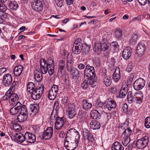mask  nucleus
<instances>
[{
    "label": "nucleus",
    "instance_id": "obj_1",
    "mask_svg": "<svg viewBox=\"0 0 150 150\" xmlns=\"http://www.w3.org/2000/svg\"><path fill=\"white\" fill-rule=\"evenodd\" d=\"M67 133L71 135L74 134L76 136L75 138L70 137L67 135L65 138L64 145L66 148L67 150H74L77 146L80 139V136L79 132L74 128L69 129L67 132Z\"/></svg>",
    "mask_w": 150,
    "mask_h": 150
},
{
    "label": "nucleus",
    "instance_id": "obj_2",
    "mask_svg": "<svg viewBox=\"0 0 150 150\" xmlns=\"http://www.w3.org/2000/svg\"><path fill=\"white\" fill-rule=\"evenodd\" d=\"M40 72L43 74H45L47 71L50 75H52L54 71V64L53 59L50 58L47 61L44 59L40 60Z\"/></svg>",
    "mask_w": 150,
    "mask_h": 150
},
{
    "label": "nucleus",
    "instance_id": "obj_3",
    "mask_svg": "<svg viewBox=\"0 0 150 150\" xmlns=\"http://www.w3.org/2000/svg\"><path fill=\"white\" fill-rule=\"evenodd\" d=\"M84 73L85 78L86 79L95 78L96 74L94 68L92 66H90L89 64L86 66Z\"/></svg>",
    "mask_w": 150,
    "mask_h": 150
},
{
    "label": "nucleus",
    "instance_id": "obj_4",
    "mask_svg": "<svg viewBox=\"0 0 150 150\" xmlns=\"http://www.w3.org/2000/svg\"><path fill=\"white\" fill-rule=\"evenodd\" d=\"M81 41V39L78 38L76 40L73 44L72 50L75 54H78L81 52L83 48V45Z\"/></svg>",
    "mask_w": 150,
    "mask_h": 150
},
{
    "label": "nucleus",
    "instance_id": "obj_5",
    "mask_svg": "<svg viewBox=\"0 0 150 150\" xmlns=\"http://www.w3.org/2000/svg\"><path fill=\"white\" fill-rule=\"evenodd\" d=\"M44 90V87L43 86L36 88L35 90L30 93L32 98L35 100L40 99L42 95Z\"/></svg>",
    "mask_w": 150,
    "mask_h": 150
},
{
    "label": "nucleus",
    "instance_id": "obj_6",
    "mask_svg": "<svg viewBox=\"0 0 150 150\" xmlns=\"http://www.w3.org/2000/svg\"><path fill=\"white\" fill-rule=\"evenodd\" d=\"M149 141L148 137L145 136L138 140L136 145L138 148L142 149L147 146L148 143Z\"/></svg>",
    "mask_w": 150,
    "mask_h": 150
},
{
    "label": "nucleus",
    "instance_id": "obj_7",
    "mask_svg": "<svg viewBox=\"0 0 150 150\" xmlns=\"http://www.w3.org/2000/svg\"><path fill=\"white\" fill-rule=\"evenodd\" d=\"M145 82L144 79L139 78L137 79L134 83L133 88L137 91L141 90L144 87Z\"/></svg>",
    "mask_w": 150,
    "mask_h": 150
},
{
    "label": "nucleus",
    "instance_id": "obj_8",
    "mask_svg": "<svg viewBox=\"0 0 150 150\" xmlns=\"http://www.w3.org/2000/svg\"><path fill=\"white\" fill-rule=\"evenodd\" d=\"M58 90V86L54 84L53 85L49 90L48 97L50 100H53L56 98Z\"/></svg>",
    "mask_w": 150,
    "mask_h": 150
},
{
    "label": "nucleus",
    "instance_id": "obj_9",
    "mask_svg": "<svg viewBox=\"0 0 150 150\" xmlns=\"http://www.w3.org/2000/svg\"><path fill=\"white\" fill-rule=\"evenodd\" d=\"M32 8L35 11L40 12L43 9V4L39 0H34L31 3Z\"/></svg>",
    "mask_w": 150,
    "mask_h": 150
},
{
    "label": "nucleus",
    "instance_id": "obj_10",
    "mask_svg": "<svg viewBox=\"0 0 150 150\" xmlns=\"http://www.w3.org/2000/svg\"><path fill=\"white\" fill-rule=\"evenodd\" d=\"M69 106V108L67 112V113L68 117L69 119H71L76 115V107L75 105L73 103L70 104Z\"/></svg>",
    "mask_w": 150,
    "mask_h": 150
},
{
    "label": "nucleus",
    "instance_id": "obj_11",
    "mask_svg": "<svg viewBox=\"0 0 150 150\" xmlns=\"http://www.w3.org/2000/svg\"><path fill=\"white\" fill-rule=\"evenodd\" d=\"M116 105V102L113 99L109 98L106 100V105L105 106V108L106 110H111L112 108H115Z\"/></svg>",
    "mask_w": 150,
    "mask_h": 150
},
{
    "label": "nucleus",
    "instance_id": "obj_12",
    "mask_svg": "<svg viewBox=\"0 0 150 150\" xmlns=\"http://www.w3.org/2000/svg\"><path fill=\"white\" fill-rule=\"evenodd\" d=\"M128 86L127 84H123L118 93H117V96L119 98H125L128 93Z\"/></svg>",
    "mask_w": 150,
    "mask_h": 150
},
{
    "label": "nucleus",
    "instance_id": "obj_13",
    "mask_svg": "<svg viewBox=\"0 0 150 150\" xmlns=\"http://www.w3.org/2000/svg\"><path fill=\"white\" fill-rule=\"evenodd\" d=\"M55 117L51 119H54L56 121L55 127L57 129H59L63 126L64 121L62 118L59 117L57 115H55Z\"/></svg>",
    "mask_w": 150,
    "mask_h": 150
},
{
    "label": "nucleus",
    "instance_id": "obj_14",
    "mask_svg": "<svg viewBox=\"0 0 150 150\" xmlns=\"http://www.w3.org/2000/svg\"><path fill=\"white\" fill-rule=\"evenodd\" d=\"M146 46L144 43L142 42L138 44L136 50V53L138 56H140L143 55L145 51Z\"/></svg>",
    "mask_w": 150,
    "mask_h": 150
},
{
    "label": "nucleus",
    "instance_id": "obj_15",
    "mask_svg": "<svg viewBox=\"0 0 150 150\" xmlns=\"http://www.w3.org/2000/svg\"><path fill=\"white\" fill-rule=\"evenodd\" d=\"M12 81V77L10 74H7L4 76L2 82L3 85L5 86H9L11 83Z\"/></svg>",
    "mask_w": 150,
    "mask_h": 150
},
{
    "label": "nucleus",
    "instance_id": "obj_16",
    "mask_svg": "<svg viewBox=\"0 0 150 150\" xmlns=\"http://www.w3.org/2000/svg\"><path fill=\"white\" fill-rule=\"evenodd\" d=\"M9 97V103L10 106H13L18 102L17 101L18 100V97L16 94L12 93L11 92Z\"/></svg>",
    "mask_w": 150,
    "mask_h": 150
},
{
    "label": "nucleus",
    "instance_id": "obj_17",
    "mask_svg": "<svg viewBox=\"0 0 150 150\" xmlns=\"http://www.w3.org/2000/svg\"><path fill=\"white\" fill-rule=\"evenodd\" d=\"M132 52V49L130 47H126L123 50L122 52V56L125 59H128L130 57Z\"/></svg>",
    "mask_w": 150,
    "mask_h": 150
},
{
    "label": "nucleus",
    "instance_id": "obj_18",
    "mask_svg": "<svg viewBox=\"0 0 150 150\" xmlns=\"http://www.w3.org/2000/svg\"><path fill=\"white\" fill-rule=\"evenodd\" d=\"M26 142L30 143H34L36 139L35 135L29 132H26Z\"/></svg>",
    "mask_w": 150,
    "mask_h": 150
},
{
    "label": "nucleus",
    "instance_id": "obj_19",
    "mask_svg": "<svg viewBox=\"0 0 150 150\" xmlns=\"http://www.w3.org/2000/svg\"><path fill=\"white\" fill-rule=\"evenodd\" d=\"M10 110V113L11 115H15L19 112L21 109V104L18 102Z\"/></svg>",
    "mask_w": 150,
    "mask_h": 150
},
{
    "label": "nucleus",
    "instance_id": "obj_20",
    "mask_svg": "<svg viewBox=\"0 0 150 150\" xmlns=\"http://www.w3.org/2000/svg\"><path fill=\"white\" fill-rule=\"evenodd\" d=\"M38 104H31L30 105L31 113L30 114V117H33L38 113L39 109Z\"/></svg>",
    "mask_w": 150,
    "mask_h": 150
},
{
    "label": "nucleus",
    "instance_id": "obj_21",
    "mask_svg": "<svg viewBox=\"0 0 150 150\" xmlns=\"http://www.w3.org/2000/svg\"><path fill=\"white\" fill-rule=\"evenodd\" d=\"M14 137L16 141H18L20 143H23L25 141H26V132L24 135L21 133H16Z\"/></svg>",
    "mask_w": 150,
    "mask_h": 150
},
{
    "label": "nucleus",
    "instance_id": "obj_22",
    "mask_svg": "<svg viewBox=\"0 0 150 150\" xmlns=\"http://www.w3.org/2000/svg\"><path fill=\"white\" fill-rule=\"evenodd\" d=\"M53 128L51 127H48L43 133V138L45 139L50 138L52 137L53 132Z\"/></svg>",
    "mask_w": 150,
    "mask_h": 150
},
{
    "label": "nucleus",
    "instance_id": "obj_23",
    "mask_svg": "<svg viewBox=\"0 0 150 150\" xmlns=\"http://www.w3.org/2000/svg\"><path fill=\"white\" fill-rule=\"evenodd\" d=\"M42 73L40 72V70L39 68H36L34 73V79L37 82H40L42 80Z\"/></svg>",
    "mask_w": 150,
    "mask_h": 150
},
{
    "label": "nucleus",
    "instance_id": "obj_24",
    "mask_svg": "<svg viewBox=\"0 0 150 150\" xmlns=\"http://www.w3.org/2000/svg\"><path fill=\"white\" fill-rule=\"evenodd\" d=\"M65 66V63L64 61L61 60L59 61V67L58 70V75L60 76L64 74V67Z\"/></svg>",
    "mask_w": 150,
    "mask_h": 150
},
{
    "label": "nucleus",
    "instance_id": "obj_25",
    "mask_svg": "<svg viewBox=\"0 0 150 150\" xmlns=\"http://www.w3.org/2000/svg\"><path fill=\"white\" fill-rule=\"evenodd\" d=\"M59 108V103L57 101H55L54 103L53 110L51 114L50 117L51 119L55 117V116L56 115H57V111Z\"/></svg>",
    "mask_w": 150,
    "mask_h": 150
},
{
    "label": "nucleus",
    "instance_id": "obj_26",
    "mask_svg": "<svg viewBox=\"0 0 150 150\" xmlns=\"http://www.w3.org/2000/svg\"><path fill=\"white\" fill-rule=\"evenodd\" d=\"M133 97L135 99L137 103L140 104L142 102L143 95L141 92L136 93L135 95H134Z\"/></svg>",
    "mask_w": 150,
    "mask_h": 150
},
{
    "label": "nucleus",
    "instance_id": "obj_27",
    "mask_svg": "<svg viewBox=\"0 0 150 150\" xmlns=\"http://www.w3.org/2000/svg\"><path fill=\"white\" fill-rule=\"evenodd\" d=\"M23 67L21 65H19L16 67L14 69V74L16 76L20 75L23 70Z\"/></svg>",
    "mask_w": 150,
    "mask_h": 150
},
{
    "label": "nucleus",
    "instance_id": "obj_28",
    "mask_svg": "<svg viewBox=\"0 0 150 150\" xmlns=\"http://www.w3.org/2000/svg\"><path fill=\"white\" fill-rule=\"evenodd\" d=\"M112 150H124V147L119 142H115L112 145Z\"/></svg>",
    "mask_w": 150,
    "mask_h": 150
},
{
    "label": "nucleus",
    "instance_id": "obj_29",
    "mask_svg": "<svg viewBox=\"0 0 150 150\" xmlns=\"http://www.w3.org/2000/svg\"><path fill=\"white\" fill-rule=\"evenodd\" d=\"M82 104L83 109L85 110H88L92 107L91 103L89 102V101L86 99L83 100Z\"/></svg>",
    "mask_w": 150,
    "mask_h": 150
},
{
    "label": "nucleus",
    "instance_id": "obj_30",
    "mask_svg": "<svg viewBox=\"0 0 150 150\" xmlns=\"http://www.w3.org/2000/svg\"><path fill=\"white\" fill-rule=\"evenodd\" d=\"M90 124L91 128L93 129H98L100 127V122L96 120H92Z\"/></svg>",
    "mask_w": 150,
    "mask_h": 150
},
{
    "label": "nucleus",
    "instance_id": "obj_31",
    "mask_svg": "<svg viewBox=\"0 0 150 150\" xmlns=\"http://www.w3.org/2000/svg\"><path fill=\"white\" fill-rule=\"evenodd\" d=\"M120 70L119 68H117L115 69L113 75L114 80L115 82H117L120 78Z\"/></svg>",
    "mask_w": 150,
    "mask_h": 150
},
{
    "label": "nucleus",
    "instance_id": "obj_32",
    "mask_svg": "<svg viewBox=\"0 0 150 150\" xmlns=\"http://www.w3.org/2000/svg\"><path fill=\"white\" fill-rule=\"evenodd\" d=\"M91 116L94 119H99L101 117V115L97 110H94L91 111Z\"/></svg>",
    "mask_w": 150,
    "mask_h": 150
},
{
    "label": "nucleus",
    "instance_id": "obj_33",
    "mask_svg": "<svg viewBox=\"0 0 150 150\" xmlns=\"http://www.w3.org/2000/svg\"><path fill=\"white\" fill-rule=\"evenodd\" d=\"M28 115L20 113L17 116V118L18 121L20 122H23L25 121L27 119Z\"/></svg>",
    "mask_w": 150,
    "mask_h": 150
},
{
    "label": "nucleus",
    "instance_id": "obj_34",
    "mask_svg": "<svg viewBox=\"0 0 150 150\" xmlns=\"http://www.w3.org/2000/svg\"><path fill=\"white\" fill-rule=\"evenodd\" d=\"M37 88H35V85L33 82H29L27 84V90L30 93Z\"/></svg>",
    "mask_w": 150,
    "mask_h": 150
},
{
    "label": "nucleus",
    "instance_id": "obj_35",
    "mask_svg": "<svg viewBox=\"0 0 150 150\" xmlns=\"http://www.w3.org/2000/svg\"><path fill=\"white\" fill-rule=\"evenodd\" d=\"M8 6L9 8L13 10H16L18 8L17 3L15 1L10 2Z\"/></svg>",
    "mask_w": 150,
    "mask_h": 150
},
{
    "label": "nucleus",
    "instance_id": "obj_36",
    "mask_svg": "<svg viewBox=\"0 0 150 150\" xmlns=\"http://www.w3.org/2000/svg\"><path fill=\"white\" fill-rule=\"evenodd\" d=\"M100 47L98 48V50L100 51H105L108 50L109 46L106 43L104 42L103 43H100Z\"/></svg>",
    "mask_w": 150,
    "mask_h": 150
},
{
    "label": "nucleus",
    "instance_id": "obj_37",
    "mask_svg": "<svg viewBox=\"0 0 150 150\" xmlns=\"http://www.w3.org/2000/svg\"><path fill=\"white\" fill-rule=\"evenodd\" d=\"M115 37L117 39L120 40L122 38V33L121 30L118 29L114 33Z\"/></svg>",
    "mask_w": 150,
    "mask_h": 150
},
{
    "label": "nucleus",
    "instance_id": "obj_38",
    "mask_svg": "<svg viewBox=\"0 0 150 150\" xmlns=\"http://www.w3.org/2000/svg\"><path fill=\"white\" fill-rule=\"evenodd\" d=\"M111 79L109 76H106L104 78L103 83L107 86H109L111 83Z\"/></svg>",
    "mask_w": 150,
    "mask_h": 150
},
{
    "label": "nucleus",
    "instance_id": "obj_39",
    "mask_svg": "<svg viewBox=\"0 0 150 150\" xmlns=\"http://www.w3.org/2000/svg\"><path fill=\"white\" fill-rule=\"evenodd\" d=\"M134 95L132 92L129 91L128 93L127 96V100L129 103L131 104L133 103V101L135 98H134Z\"/></svg>",
    "mask_w": 150,
    "mask_h": 150
},
{
    "label": "nucleus",
    "instance_id": "obj_40",
    "mask_svg": "<svg viewBox=\"0 0 150 150\" xmlns=\"http://www.w3.org/2000/svg\"><path fill=\"white\" fill-rule=\"evenodd\" d=\"M129 121L127 119L125 122L120 125L119 126V128L122 130L129 127Z\"/></svg>",
    "mask_w": 150,
    "mask_h": 150
},
{
    "label": "nucleus",
    "instance_id": "obj_41",
    "mask_svg": "<svg viewBox=\"0 0 150 150\" xmlns=\"http://www.w3.org/2000/svg\"><path fill=\"white\" fill-rule=\"evenodd\" d=\"M130 137L124 136L122 140L123 145L125 146H126L130 142Z\"/></svg>",
    "mask_w": 150,
    "mask_h": 150
},
{
    "label": "nucleus",
    "instance_id": "obj_42",
    "mask_svg": "<svg viewBox=\"0 0 150 150\" xmlns=\"http://www.w3.org/2000/svg\"><path fill=\"white\" fill-rule=\"evenodd\" d=\"M132 131L130 127H127L125 129L123 133V135L128 137H130V135L132 134Z\"/></svg>",
    "mask_w": 150,
    "mask_h": 150
},
{
    "label": "nucleus",
    "instance_id": "obj_43",
    "mask_svg": "<svg viewBox=\"0 0 150 150\" xmlns=\"http://www.w3.org/2000/svg\"><path fill=\"white\" fill-rule=\"evenodd\" d=\"M12 126L13 129L16 132L19 131L21 129V126L18 123H15L12 124Z\"/></svg>",
    "mask_w": 150,
    "mask_h": 150
},
{
    "label": "nucleus",
    "instance_id": "obj_44",
    "mask_svg": "<svg viewBox=\"0 0 150 150\" xmlns=\"http://www.w3.org/2000/svg\"><path fill=\"white\" fill-rule=\"evenodd\" d=\"M88 79L87 81L89 82L90 85L91 87H94L96 85L97 81L94 79Z\"/></svg>",
    "mask_w": 150,
    "mask_h": 150
},
{
    "label": "nucleus",
    "instance_id": "obj_45",
    "mask_svg": "<svg viewBox=\"0 0 150 150\" xmlns=\"http://www.w3.org/2000/svg\"><path fill=\"white\" fill-rule=\"evenodd\" d=\"M67 69L68 70V71L70 72H71L72 70V68L71 67V63L72 62V61L71 59H70V61H69L68 59H69V57H67Z\"/></svg>",
    "mask_w": 150,
    "mask_h": 150
},
{
    "label": "nucleus",
    "instance_id": "obj_46",
    "mask_svg": "<svg viewBox=\"0 0 150 150\" xmlns=\"http://www.w3.org/2000/svg\"><path fill=\"white\" fill-rule=\"evenodd\" d=\"M95 105L98 109H100L101 110L103 109V104L100 100H97L95 103Z\"/></svg>",
    "mask_w": 150,
    "mask_h": 150
},
{
    "label": "nucleus",
    "instance_id": "obj_47",
    "mask_svg": "<svg viewBox=\"0 0 150 150\" xmlns=\"http://www.w3.org/2000/svg\"><path fill=\"white\" fill-rule=\"evenodd\" d=\"M144 125L145 127L147 128L150 127V117H147L145 119Z\"/></svg>",
    "mask_w": 150,
    "mask_h": 150
},
{
    "label": "nucleus",
    "instance_id": "obj_48",
    "mask_svg": "<svg viewBox=\"0 0 150 150\" xmlns=\"http://www.w3.org/2000/svg\"><path fill=\"white\" fill-rule=\"evenodd\" d=\"M20 113L21 114H26L28 115V110L27 109L26 106L24 105H21Z\"/></svg>",
    "mask_w": 150,
    "mask_h": 150
},
{
    "label": "nucleus",
    "instance_id": "obj_49",
    "mask_svg": "<svg viewBox=\"0 0 150 150\" xmlns=\"http://www.w3.org/2000/svg\"><path fill=\"white\" fill-rule=\"evenodd\" d=\"M10 94H11V91L10 90H8L6 93L5 95L3 96L2 99L4 100H9Z\"/></svg>",
    "mask_w": 150,
    "mask_h": 150
},
{
    "label": "nucleus",
    "instance_id": "obj_50",
    "mask_svg": "<svg viewBox=\"0 0 150 150\" xmlns=\"http://www.w3.org/2000/svg\"><path fill=\"white\" fill-rule=\"evenodd\" d=\"M134 66V65L132 62H130L127 65L126 71L128 72H130L133 69Z\"/></svg>",
    "mask_w": 150,
    "mask_h": 150
},
{
    "label": "nucleus",
    "instance_id": "obj_51",
    "mask_svg": "<svg viewBox=\"0 0 150 150\" xmlns=\"http://www.w3.org/2000/svg\"><path fill=\"white\" fill-rule=\"evenodd\" d=\"M18 82L17 81H13L12 83L11 86L8 90L11 91H13L15 90V87L18 84Z\"/></svg>",
    "mask_w": 150,
    "mask_h": 150
},
{
    "label": "nucleus",
    "instance_id": "obj_52",
    "mask_svg": "<svg viewBox=\"0 0 150 150\" xmlns=\"http://www.w3.org/2000/svg\"><path fill=\"white\" fill-rule=\"evenodd\" d=\"M89 82L88 81L85 80L83 83H81V87L84 89H86L88 87Z\"/></svg>",
    "mask_w": 150,
    "mask_h": 150
},
{
    "label": "nucleus",
    "instance_id": "obj_53",
    "mask_svg": "<svg viewBox=\"0 0 150 150\" xmlns=\"http://www.w3.org/2000/svg\"><path fill=\"white\" fill-rule=\"evenodd\" d=\"M87 139L89 142H91V143H93L95 141V139L93 138V136L92 134L91 133L90 134V135H88L86 137Z\"/></svg>",
    "mask_w": 150,
    "mask_h": 150
},
{
    "label": "nucleus",
    "instance_id": "obj_54",
    "mask_svg": "<svg viewBox=\"0 0 150 150\" xmlns=\"http://www.w3.org/2000/svg\"><path fill=\"white\" fill-rule=\"evenodd\" d=\"M55 2L57 6L61 7L63 4L64 0H55Z\"/></svg>",
    "mask_w": 150,
    "mask_h": 150
},
{
    "label": "nucleus",
    "instance_id": "obj_55",
    "mask_svg": "<svg viewBox=\"0 0 150 150\" xmlns=\"http://www.w3.org/2000/svg\"><path fill=\"white\" fill-rule=\"evenodd\" d=\"M137 38V35L135 34L133 35L132 37L131 38H130V42L133 43L135 42Z\"/></svg>",
    "mask_w": 150,
    "mask_h": 150
},
{
    "label": "nucleus",
    "instance_id": "obj_56",
    "mask_svg": "<svg viewBox=\"0 0 150 150\" xmlns=\"http://www.w3.org/2000/svg\"><path fill=\"white\" fill-rule=\"evenodd\" d=\"M128 106L126 103H125L124 104L122 108L123 112H125L128 113Z\"/></svg>",
    "mask_w": 150,
    "mask_h": 150
},
{
    "label": "nucleus",
    "instance_id": "obj_57",
    "mask_svg": "<svg viewBox=\"0 0 150 150\" xmlns=\"http://www.w3.org/2000/svg\"><path fill=\"white\" fill-rule=\"evenodd\" d=\"M7 8L6 7L4 4H1V6H0V11L5 12L7 10Z\"/></svg>",
    "mask_w": 150,
    "mask_h": 150
},
{
    "label": "nucleus",
    "instance_id": "obj_58",
    "mask_svg": "<svg viewBox=\"0 0 150 150\" xmlns=\"http://www.w3.org/2000/svg\"><path fill=\"white\" fill-rule=\"evenodd\" d=\"M91 133L88 129H84L83 130V134L85 137H86L88 135H89V134L90 135V134Z\"/></svg>",
    "mask_w": 150,
    "mask_h": 150
},
{
    "label": "nucleus",
    "instance_id": "obj_59",
    "mask_svg": "<svg viewBox=\"0 0 150 150\" xmlns=\"http://www.w3.org/2000/svg\"><path fill=\"white\" fill-rule=\"evenodd\" d=\"M111 45L112 47L117 49L118 48L119 46L118 43L117 42H113L111 43Z\"/></svg>",
    "mask_w": 150,
    "mask_h": 150
},
{
    "label": "nucleus",
    "instance_id": "obj_60",
    "mask_svg": "<svg viewBox=\"0 0 150 150\" xmlns=\"http://www.w3.org/2000/svg\"><path fill=\"white\" fill-rule=\"evenodd\" d=\"M139 3L141 5L144 6L147 2V0H137Z\"/></svg>",
    "mask_w": 150,
    "mask_h": 150
},
{
    "label": "nucleus",
    "instance_id": "obj_61",
    "mask_svg": "<svg viewBox=\"0 0 150 150\" xmlns=\"http://www.w3.org/2000/svg\"><path fill=\"white\" fill-rule=\"evenodd\" d=\"M78 68L79 69H83L85 68V65L83 64H78Z\"/></svg>",
    "mask_w": 150,
    "mask_h": 150
},
{
    "label": "nucleus",
    "instance_id": "obj_62",
    "mask_svg": "<svg viewBox=\"0 0 150 150\" xmlns=\"http://www.w3.org/2000/svg\"><path fill=\"white\" fill-rule=\"evenodd\" d=\"M6 71L5 67H2L0 69V76Z\"/></svg>",
    "mask_w": 150,
    "mask_h": 150
},
{
    "label": "nucleus",
    "instance_id": "obj_63",
    "mask_svg": "<svg viewBox=\"0 0 150 150\" xmlns=\"http://www.w3.org/2000/svg\"><path fill=\"white\" fill-rule=\"evenodd\" d=\"M67 4L68 5H70L73 3V0H65Z\"/></svg>",
    "mask_w": 150,
    "mask_h": 150
},
{
    "label": "nucleus",
    "instance_id": "obj_64",
    "mask_svg": "<svg viewBox=\"0 0 150 150\" xmlns=\"http://www.w3.org/2000/svg\"><path fill=\"white\" fill-rule=\"evenodd\" d=\"M134 78V74H131L130 76L129 80L131 81H132L133 80V79Z\"/></svg>",
    "mask_w": 150,
    "mask_h": 150
}]
</instances>
